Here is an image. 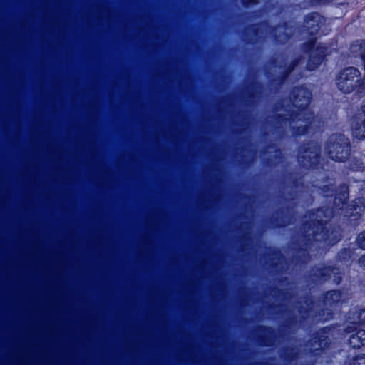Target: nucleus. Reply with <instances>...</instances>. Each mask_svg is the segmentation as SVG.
I'll use <instances>...</instances> for the list:
<instances>
[{
  "label": "nucleus",
  "mask_w": 365,
  "mask_h": 365,
  "mask_svg": "<svg viewBox=\"0 0 365 365\" xmlns=\"http://www.w3.org/2000/svg\"><path fill=\"white\" fill-rule=\"evenodd\" d=\"M311 93L304 88H299L294 99V106L299 112L292 120L290 124L294 135H301L306 133L308 121L312 118L306 108L309 104Z\"/></svg>",
  "instance_id": "1"
},
{
  "label": "nucleus",
  "mask_w": 365,
  "mask_h": 365,
  "mask_svg": "<svg viewBox=\"0 0 365 365\" xmlns=\"http://www.w3.org/2000/svg\"><path fill=\"white\" fill-rule=\"evenodd\" d=\"M327 150L334 160L344 161L350 153L349 140L344 135H334L327 141Z\"/></svg>",
  "instance_id": "2"
},
{
  "label": "nucleus",
  "mask_w": 365,
  "mask_h": 365,
  "mask_svg": "<svg viewBox=\"0 0 365 365\" xmlns=\"http://www.w3.org/2000/svg\"><path fill=\"white\" fill-rule=\"evenodd\" d=\"M361 72L354 67L342 70L336 79L339 90L344 93H350L361 84Z\"/></svg>",
  "instance_id": "3"
},
{
  "label": "nucleus",
  "mask_w": 365,
  "mask_h": 365,
  "mask_svg": "<svg viewBox=\"0 0 365 365\" xmlns=\"http://www.w3.org/2000/svg\"><path fill=\"white\" fill-rule=\"evenodd\" d=\"M319 153V148L316 145H311L308 148L299 152L298 160L302 165L311 167L318 162Z\"/></svg>",
  "instance_id": "4"
},
{
  "label": "nucleus",
  "mask_w": 365,
  "mask_h": 365,
  "mask_svg": "<svg viewBox=\"0 0 365 365\" xmlns=\"http://www.w3.org/2000/svg\"><path fill=\"white\" fill-rule=\"evenodd\" d=\"M353 135L359 139L365 138V113L359 114L352 123Z\"/></svg>",
  "instance_id": "5"
},
{
  "label": "nucleus",
  "mask_w": 365,
  "mask_h": 365,
  "mask_svg": "<svg viewBox=\"0 0 365 365\" xmlns=\"http://www.w3.org/2000/svg\"><path fill=\"white\" fill-rule=\"evenodd\" d=\"M350 345L353 348H361L365 344V330H358L349 336V339Z\"/></svg>",
  "instance_id": "6"
},
{
  "label": "nucleus",
  "mask_w": 365,
  "mask_h": 365,
  "mask_svg": "<svg viewBox=\"0 0 365 365\" xmlns=\"http://www.w3.org/2000/svg\"><path fill=\"white\" fill-rule=\"evenodd\" d=\"M319 16L317 14H311L307 16L305 26L311 34H315L319 29Z\"/></svg>",
  "instance_id": "7"
},
{
  "label": "nucleus",
  "mask_w": 365,
  "mask_h": 365,
  "mask_svg": "<svg viewBox=\"0 0 365 365\" xmlns=\"http://www.w3.org/2000/svg\"><path fill=\"white\" fill-rule=\"evenodd\" d=\"M351 52L354 55H359L363 61L365 69V41H356L351 45Z\"/></svg>",
  "instance_id": "8"
},
{
  "label": "nucleus",
  "mask_w": 365,
  "mask_h": 365,
  "mask_svg": "<svg viewBox=\"0 0 365 365\" xmlns=\"http://www.w3.org/2000/svg\"><path fill=\"white\" fill-rule=\"evenodd\" d=\"M327 220H320L317 222V230H314V227H312L313 230V235L314 237L317 241H321L323 240L324 237L326 235V232H328V230L324 227L323 222H326Z\"/></svg>",
  "instance_id": "9"
},
{
  "label": "nucleus",
  "mask_w": 365,
  "mask_h": 365,
  "mask_svg": "<svg viewBox=\"0 0 365 365\" xmlns=\"http://www.w3.org/2000/svg\"><path fill=\"white\" fill-rule=\"evenodd\" d=\"M317 53L316 56H314L313 54L312 56V58L314 60V63L313 64L312 63V59L309 60L307 64V68L309 70H314L317 66L322 61L324 56V52L322 51L321 48L319 47L317 48Z\"/></svg>",
  "instance_id": "10"
},
{
  "label": "nucleus",
  "mask_w": 365,
  "mask_h": 365,
  "mask_svg": "<svg viewBox=\"0 0 365 365\" xmlns=\"http://www.w3.org/2000/svg\"><path fill=\"white\" fill-rule=\"evenodd\" d=\"M322 240L327 244H334L339 240V235L331 233L330 235H328L327 232H326V235Z\"/></svg>",
  "instance_id": "11"
},
{
  "label": "nucleus",
  "mask_w": 365,
  "mask_h": 365,
  "mask_svg": "<svg viewBox=\"0 0 365 365\" xmlns=\"http://www.w3.org/2000/svg\"><path fill=\"white\" fill-rule=\"evenodd\" d=\"M350 365H365V354H360L356 356Z\"/></svg>",
  "instance_id": "12"
},
{
  "label": "nucleus",
  "mask_w": 365,
  "mask_h": 365,
  "mask_svg": "<svg viewBox=\"0 0 365 365\" xmlns=\"http://www.w3.org/2000/svg\"><path fill=\"white\" fill-rule=\"evenodd\" d=\"M357 244L361 248L365 250V230L358 235Z\"/></svg>",
  "instance_id": "13"
},
{
  "label": "nucleus",
  "mask_w": 365,
  "mask_h": 365,
  "mask_svg": "<svg viewBox=\"0 0 365 365\" xmlns=\"http://www.w3.org/2000/svg\"><path fill=\"white\" fill-rule=\"evenodd\" d=\"M359 322L361 323L365 322V308L360 311L358 317Z\"/></svg>",
  "instance_id": "14"
},
{
  "label": "nucleus",
  "mask_w": 365,
  "mask_h": 365,
  "mask_svg": "<svg viewBox=\"0 0 365 365\" xmlns=\"http://www.w3.org/2000/svg\"><path fill=\"white\" fill-rule=\"evenodd\" d=\"M359 264L360 267L365 268V255H362L359 259Z\"/></svg>",
  "instance_id": "15"
},
{
  "label": "nucleus",
  "mask_w": 365,
  "mask_h": 365,
  "mask_svg": "<svg viewBox=\"0 0 365 365\" xmlns=\"http://www.w3.org/2000/svg\"><path fill=\"white\" fill-rule=\"evenodd\" d=\"M328 294L330 295L331 297L335 296L336 298H338L339 297V293L336 291H332L331 292H329Z\"/></svg>",
  "instance_id": "16"
},
{
  "label": "nucleus",
  "mask_w": 365,
  "mask_h": 365,
  "mask_svg": "<svg viewBox=\"0 0 365 365\" xmlns=\"http://www.w3.org/2000/svg\"><path fill=\"white\" fill-rule=\"evenodd\" d=\"M322 214V210H317V213H316V216H317V217H321Z\"/></svg>",
  "instance_id": "17"
},
{
  "label": "nucleus",
  "mask_w": 365,
  "mask_h": 365,
  "mask_svg": "<svg viewBox=\"0 0 365 365\" xmlns=\"http://www.w3.org/2000/svg\"><path fill=\"white\" fill-rule=\"evenodd\" d=\"M361 168H362V166H361V162H359V165H357L356 168H352V169H354V170H359V169H361Z\"/></svg>",
  "instance_id": "18"
},
{
  "label": "nucleus",
  "mask_w": 365,
  "mask_h": 365,
  "mask_svg": "<svg viewBox=\"0 0 365 365\" xmlns=\"http://www.w3.org/2000/svg\"><path fill=\"white\" fill-rule=\"evenodd\" d=\"M343 197H344V200H346V194H343Z\"/></svg>",
  "instance_id": "19"
},
{
  "label": "nucleus",
  "mask_w": 365,
  "mask_h": 365,
  "mask_svg": "<svg viewBox=\"0 0 365 365\" xmlns=\"http://www.w3.org/2000/svg\"><path fill=\"white\" fill-rule=\"evenodd\" d=\"M346 332H349H349H351V331H349V328H347V329H346Z\"/></svg>",
  "instance_id": "20"
}]
</instances>
